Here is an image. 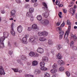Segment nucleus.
Wrapping results in <instances>:
<instances>
[{"mask_svg":"<svg viewBox=\"0 0 77 77\" xmlns=\"http://www.w3.org/2000/svg\"><path fill=\"white\" fill-rule=\"evenodd\" d=\"M16 13V11L15 10H13L11 11V16H14V15H15Z\"/></svg>","mask_w":77,"mask_h":77,"instance_id":"21","label":"nucleus"},{"mask_svg":"<svg viewBox=\"0 0 77 77\" xmlns=\"http://www.w3.org/2000/svg\"><path fill=\"white\" fill-rule=\"evenodd\" d=\"M72 5H68V7H72Z\"/></svg>","mask_w":77,"mask_h":77,"instance_id":"59","label":"nucleus"},{"mask_svg":"<svg viewBox=\"0 0 77 77\" xmlns=\"http://www.w3.org/2000/svg\"><path fill=\"white\" fill-rule=\"evenodd\" d=\"M12 69L13 70L14 72H18V69L16 68L14 69L13 68H12Z\"/></svg>","mask_w":77,"mask_h":77,"instance_id":"34","label":"nucleus"},{"mask_svg":"<svg viewBox=\"0 0 77 77\" xmlns=\"http://www.w3.org/2000/svg\"><path fill=\"white\" fill-rule=\"evenodd\" d=\"M37 20L38 21H41L42 19V17L41 15H38L37 17Z\"/></svg>","mask_w":77,"mask_h":77,"instance_id":"22","label":"nucleus"},{"mask_svg":"<svg viewBox=\"0 0 77 77\" xmlns=\"http://www.w3.org/2000/svg\"><path fill=\"white\" fill-rule=\"evenodd\" d=\"M29 34H26L25 35L24 38H26V39H27V38H29Z\"/></svg>","mask_w":77,"mask_h":77,"instance_id":"44","label":"nucleus"},{"mask_svg":"<svg viewBox=\"0 0 77 77\" xmlns=\"http://www.w3.org/2000/svg\"><path fill=\"white\" fill-rule=\"evenodd\" d=\"M42 33L43 35L44 36H47L48 34V32L45 31L42 32Z\"/></svg>","mask_w":77,"mask_h":77,"instance_id":"28","label":"nucleus"},{"mask_svg":"<svg viewBox=\"0 0 77 77\" xmlns=\"http://www.w3.org/2000/svg\"><path fill=\"white\" fill-rule=\"evenodd\" d=\"M35 53L34 52L31 51L30 52L29 54V55L30 56H31V57H33L34 56L35 57Z\"/></svg>","mask_w":77,"mask_h":77,"instance_id":"25","label":"nucleus"},{"mask_svg":"<svg viewBox=\"0 0 77 77\" xmlns=\"http://www.w3.org/2000/svg\"><path fill=\"white\" fill-rule=\"evenodd\" d=\"M52 67L53 68L55 69L57 67V64L55 63H54L53 65L52 66Z\"/></svg>","mask_w":77,"mask_h":77,"instance_id":"36","label":"nucleus"},{"mask_svg":"<svg viewBox=\"0 0 77 77\" xmlns=\"http://www.w3.org/2000/svg\"><path fill=\"white\" fill-rule=\"evenodd\" d=\"M3 37L5 38H8V36H9V34L8 32H4L3 33Z\"/></svg>","mask_w":77,"mask_h":77,"instance_id":"12","label":"nucleus"},{"mask_svg":"<svg viewBox=\"0 0 77 77\" xmlns=\"http://www.w3.org/2000/svg\"><path fill=\"white\" fill-rule=\"evenodd\" d=\"M30 75L29 74H26V77H30Z\"/></svg>","mask_w":77,"mask_h":77,"instance_id":"53","label":"nucleus"},{"mask_svg":"<svg viewBox=\"0 0 77 77\" xmlns=\"http://www.w3.org/2000/svg\"><path fill=\"white\" fill-rule=\"evenodd\" d=\"M33 17H31V18L30 19V20L31 22H33L34 21V19H33Z\"/></svg>","mask_w":77,"mask_h":77,"instance_id":"48","label":"nucleus"},{"mask_svg":"<svg viewBox=\"0 0 77 77\" xmlns=\"http://www.w3.org/2000/svg\"><path fill=\"white\" fill-rule=\"evenodd\" d=\"M62 48V46L61 45H59L58 46L57 49L58 50H60V49H61Z\"/></svg>","mask_w":77,"mask_h":77,"instance_id":"40","label":"nucleus"},{"mask_svg":"<svg viewBox=\"0 0 77 77\" xmlns=\"http://www.w3.org/2000/svg\"><path fill=\"white\" fill-rule=\"evenodd\" d=\"M74 42L73 41H72L70 42V46L71 48L73 47L74 46Z\"/></svg>","mask_w":77,"mask_h":77,"instance_id":"31","label":"nucleus"},{"mask_svg":"<svg viewBox=\"0 0 77 77\" xmlns=\"http://www.w3.org/2000/svg\"><path fill=\"white\" fill-rule=\"evenodd\" d=\"M34 73L35 74H39L41 73V71L38 69H36L34 71Z\"/></svg>","mask_w":77,"mask_h":77,"instance_id":"15","label":"nucleus"},{"mask_svg":"<svg viewBox=\"0 0 77 77\" xmlns=\"http://www.w3.org/2000/svg\"><path fill=\"white\" fill-rule=\"evenodd\" d=\"M65 23L64 22H63V23L60 26V27H57V29H58L59 31V33L60 34L59 35V39H62V38H63V35H65V32H63V31L61 30L62 29L61 28H62L64 27V26H65Z\"/></svg>","mask_w":77,"mask_h":77,"instance_id":"1","label":"nucleus"},{"mask_svg":"<svg viewBox=\"0 0 77 77\" xmlns=\"http://www.w3.org/2000/svg\"><path fill=\"white\" fill-rule=\"evenodd\" d=\"M63 4H60L59 6V7H62V6H63Z\"/></svg>","mask_w":77,"mask_h":77,"instance_id":"58","label":"nucleus"},{"mask_svg":"<svg viewBox=\"0 0 77 77\" xmlns=\"http://www.w3.org/2000/svg\"><path fill=\"white\" fill-rule=\"evenodd\" d=\"M70 12L72 14V15H74L75 14V9H73L72 8H71L70 9Z\"/></svg>","mask_w":77,"mask_h":77,"instance_id":"17","label":"nucleus"},{"mask_svg":"<svg viewBox=\"0 0 77 77\" xmlns=\"http://www.w3.org/2000/svg\"><path fill=\"white\" fill-rule=\"evenodd\" d=\"M37 0H31V3H35V2H36Z\"/></svg>","mask_w":77,"mask_h":77,"instance_id":"46","label":"nucleus"},{"mask_svg":"<svg viewBox=\"0 0 77 77\" xmlns=\"http://www.w3.org/2000/svg\"><path fill=\"white\" fill-rule=\"evenodd\" d=\"M32 27H28L27 30L28 31H30L32 30Z\"/></svg>","mask_w":77,"mask_h":77,"instance_id":"41","label":"nucleus"},{"mask_svg":"<svg viewBox=\"0 0 77 77\" xmlns=\"http://www.w3.org/2000/svg\"><path fill=\"white\" fill-rule=\"evenodd\" d=\"M43 5L45 6L44 7V9H45V11L46 12H47L48 11V8L47 7V4L45 3H43Z\"/></svg>","mask_w":77,"mask_h":77,"instance_id":"11","label":"nucleus"},{"mask_svg":"<svg viewBox=\"0 0 77 77\" xmlns=\"http://www.w3.org/2000/svg\"><path fill=\"white\" fill-rule=\"evenodd\" d=\"M56 3L57 5H59L60 2H58L57 1L56 2Z\"/></svg>","mask_w":77,"mask_h":77,"instance_id":"47","label":"nucleus"},{"mask_svg":"<svg viewBox=\"0 0 77 77\" xmlns=\"http://www.w3.org/2000/svg\"><path fill=\"white\" fill-rule=\"evenodd\" d=\"M44 51V49L41 48H38L37 50V52L39 53H41V54L43 53Z\"/></svg>","mask_w":77,"mask_h":77,"instance_id":"7","label":"nucleus"},{"mask_svg":"<svg viewBox=\"0 0 77 77\" xmlns=\"http://www.w3.org/2000/svg\"><path fill=\"white\" fill-rule=\"evenodd\" d=\"M57 57L58 59H62L63 58V57L62 56L61 54L60 53L58 54L57 55Z\"/></svg>","mask_w":77,"mask_h":77,"instance_id":"19","label":"nucleus"},{"mask_svg":"<svg viewBox=\"0 0 77 77\" xmlns=\"http://www.w3.org/2000/svg\"><path fill=\"white\" fill-rule=\"evenodd\" d=\"M1 14H4L5 13V11L3 10H2L1 11Z\"/></svg>","mask_w":77,"mask_h":77,"instance_id":"43","label":"nucleus"},{"mask_svg":"<svg viewBox=\"0 0 77 77\" xmlns=\"http://www.w3.org/2000/svg\"><path fill=\"white\" fill-rule=\"evenodd\" d=\"M63 11L64 13H66V12L67 11L66 9H63Z\"/></svg>","mask_w":77,"mask_h":77,"instance_id":"52","label":"nucleus"},{"mask_svg":"<svg viewBox=\"0 0 77 77\" xmlns=\"http://www.w3.org/2000/svg\"><path fill=\"white\" fill-rule=\"evenodd\" d=\"M20 57L21 59L22 60H25L26 59V57L24 55H22Z\"/></svg>","mask_w":77,"mask_h":77,"instance_id":"32","label":"nucleus"},{"mask_svg":"<svg viewBox=\"0 0 77 77\" xmlns=\"http://www.w3.org/2000/svg\"><path fill=\"white\" fill-rule=\"evenodd\" d=\"M29 41L33 44H36V39L34 37H31L29 39Z\"/></svg>","mask_w":77,"mask_h":77,"instance_id":"5","label":"nucleus"},{"mask_svg":"<svg viewBox=\"0 0 77 77\" xmlns=\"http://www.w3.org/2000/svg\"><path fill=\"white\" fill-rule=\"evenodd\" d=\"M38 36H42V35H43L42 32H39L38 33Z\"/></svg>","mask_w":77,"mask_h":77,"instance_id":"35","label":"nucleus"},{"mask_svg":"<svg viewBox=\"0 0 77 77\" xmlns=\"http://www.w3.org/2000/svg\"><path fill=\"white\" fill-rule=\"evenodd\" d=\"M29 12L31 13H33L34 12V8H29Z\"/></svg>","mask_w":77,"mask_h":77,"instance_id":"30","label":"nucleus"},{"mask_svg":"<svg viewBox=\"0 0 77 77\" xmlns=\"http://www.w3.org/2000/svg\"><path fill=\"white\" fill-rule=\"evenodd\" d=\"M18 72H20V73L22 72V70H20L19 71H18Z\"/></svg>","mask_w":77,"mask_h":77,"instance_id":"61","label":"nucleus"},{"mask_svg":"<svg viewBox=\"0 0 77 77\" xmlns=\"http://www.w3.org/2000/svg\"><path fill=\"white\" fill-rule=\"evenodd\" d=\"M25 8H30V5L29 4H26L24 6Z\"/></svg>","mask_w":77,"mask_h":77,"instance_id":"37","label":"nucleus"},{"mask_svg":"<svg viewBox=\"0 0 77 77\" xmlns=\"http://www.w3.org/2000/svg\"><path fill=\"white\" fill-rule=\"evenodd\" d=\"M32 66H36L38 64V62L36 60H34L32 61Z\"/></svg>","mask_w":77,"mask_h":77,"instance_id":"16","label":"nucleus"},{"mask_svg":"<svg viewBox=\"0 0 77 77\" xmlns=\"http://www.w3.org/2000/svg\"><path fill=\"white\" fill-rule=\"evenodd\" d=\"M48 59L47 57L44 56L42 57V60L44 62H48Z\"/></svg>","mask_w":77,"mask_h":77,"instance_id":"13","label":"nucleus"},{"mask_svg":"<svg viewBox=\"0 0 77 77\" xmlns=\"http://www.w3.org/2000/svg\"><path fill=\"white\" fill-rule=\"evenodd\" d=\"M51 53H52L53 54H54V49H52L51 50Z\"/></svg>","mask_w":77,"mask_h":77,"instance_id":"50","label":"nucleus"},{"mask_svg":"<svg viewBox=\"0 0 77 77\" xmlns=\"http://www.w3.org/2000/svg\"><path fill=\"white\" fill-rule=\"evenodd\" d=\"M66 74L68 77H69L70 76V73L68 71H67L66 72Z\"/></svg>","mask_w":77,"mask_h":77,"instance_id":"39","label":"nucleus"},{"mask_svg":"<svg viewBox=\"0 0 77 77\" xmlns=\"http://www.w3.org/2000/svg\"><path fill=\"white\" fill-rule=\"evenodd\" d=\"M56 72H57V70L54 69H51V73H53V74H54V73H56Z\"/></svg>","mask_w":77,"mask_h":77,"instance_id":"29","label":"nucleus"},{"mask_svg":"<svg viewBox=\"0 0 77 77\" xmlns=\"http://www.w3.org/2000/svg\"><path fill=\"white\" fill-rule=\"evenodd\" d=\"M49 23H50L49 20L47 19L42 20L41 21V24L43 26H47L49 24Z\"/></svg>","mask_w":77,"mask_h":77,"instance_id":"4","label":"nucleus"},{"mask_svg":"<svg viewBox=\"0 0 77 77\" xmlns=\"http://www.w3.org/2000/svg\"><path fill=\"white\" fill-rule=\"evenodd\" d=\"M39 65L41 67L40 68V69H41V70L42 71H46V70H47V68L44 67L45 64L44 61L40 62L39 63Z\"/></svg>","mask_w":77,"mask_h":77,"instance_id":"3","label":"nucleus"},{"mask_svg":"<svg viewBox=\"0 0 77 77\" xmlns=\"http://www.w3.org/2000/svg\"><path fill=\"white\" fill-rule=\"evenodd\" d=\"M59 16L60 18H62V16H61V15H60V14H59Z\"/></svg>","mask_w":77,"mask_h":77,"instance_id":"57","label":"nucleus"},{"mask_svg":"<svg viewBox=\"0 0 77 77\" xmlns=\"http://www.w3.org/2000/svg\"><path fill=\"white\" fill-rule=\"evenodd\" d=\"M26 16L28 17H31V18H33L32 13L30 12H28L26 13Z\"/></svg>","mask_w":77,"mask_h":77,"instance_id":"10","label":"nucleus"},{"mask_svg":"<svg viewBox=\"0 0 77 77\" xmlns=\"http://www.w3.org/2000/svg\"><path fill=\"white\" fill-rule=\"evenodd\" d=\"M9 53L10 54H12V51H9Z\"/></svg>","mask_w":77,"mask_h":77,"instance_id":"56","label":"nucleus"},{"mask_svg":"<svg viewBox=\"0 0 77 77\" xmlns=\"http://www.w3.org/2000/svg\"><path fill=\"white\" fill-rule=\"evenodd\" d=\"M16 2L18 3H21V1L20 0H16Z\"/></svg>","mask_w":77,"mask_h":77,"instance_id":"49","label":"nucleus"},{"mask_svg":"<svg viewBox=\"0 0 77 77\" xmlns=\"http://www.w3.org/2000/svg\"><path fill=\"white\" fill-rule=\"evenodd\" d=\"M40 41H42L43 42L44 41H45L47 40V38H45L43 37H40L39 39Z\"/></svg>","mask_w":77,"mask_h":77,"instance_id":"14","label":"nucleus"},{"mask_svg":"<svg viewBox=\"0 0 77 77\" xmlns=\"http://www.w3.org/2000/svg\"><path fill=\"white\" fill-rule=\"evenodd\" d=\"M67 23L69 25H71V23H70V21H69L68 20L67 21Z\"/></svg>","mask_w":77,"mask_h":77,"instance_id":"54","label":"nucleus"},{"mask_svg":"<svg viewBox=\"0 0 77 77\" xmlns=\"http://www.w3.org/2000/svg\"><path fill=\"white\" fill-rule=\"evenodd\" d=\"M48 44L49 46H52L54 45V43L52 40L49 39L48 41Z\"/></svg>","mask_w":77,"mask_h":77,"instance_id":"8","label":"nucleus"},{"mask_svg":"<svg viewBox=\"0 0 77 77\" xmlns=\"http://www.w3.org/2000/svg\"><path fill=\"white\" fill-rule=\"evenodd\" d=\"M51 77H56V75H52V76Z\"/></svg>","mask_w":77,"mask_h":77,"instance_id":"62","label":"nucleus"},{"mask_svg":"<svg viewBox=\"0 0 77 77\" xmlns=\"http://www.w3.org/2000/svg\"><path fill=\"white\" fill-rule=\"evenodd\" d=\"M11 35H13V36H15V31H14V29H13L12 28L11 29Z\"/></svg>","mask_w":77,"mask_h":77,"instance_id":"23","label":"nucleus"},{"mask_svg":"<svg viewBox=\"0 0 77 77\" xmlns=\"http://www.w3.org/2000/svg\"><path fill=\"white\" fill-rule=\"evenodd\" d=\"M77 26H74V29H77Z\"/></svg>","mask_w":77,"mask_h":77,"instance_id":"63","label":"nucleus"},{"mask_svg":"<svg viewBox=\"0 0 77 77\" xmlns=\"http://www.w3.org/2000/svg\"><path fill=\"white\" fill-rule=\"evenodd\" d=\"M72 48L73 50H77V47L73 46V47H72Z\"/></svg>","mask_w":77,"mask_h":77,"instance_id":"42","label":"nucleus"},{"mask_svg":"<svg viewBox=\"0 0 77 77\" xmlns=\"http://www.w3.org/2000/svg\"><path fill=\"white\" fill-rule=\"evenodd\" d=\"M64 69H64V67H60L59 68V71H64Z\"/></svg>","mask_w":77,"mask_h":77,"instance_id":"38","label":"nucleus"},{"mask_svg":"<svg viewBox=\"0 0 77 77\" xmlns=\"http://www.w3.org/2000/svg\"><path fill=\"white\" fill-rule=\"evenodd\" d=\"M39 56V55L38 53H35V55H34V57H38Z\"/></svg>","mask_w":77,"mask_h":77,"instance_id":"45","label":"nucleus"},{"mask_svg":"<svg viewBox=\"0 0 77 77\" xmlns=\"http://www.w3.org/2000/svg\"><path fill=\"white\" fill-rule=\"evenodd\" d=\"M60 22H58L57 24V26H60Z\"/></svg>","mask_w":77,"mask_h":77,"instance_id":"55","label":"nucleus"},{"mask_svg":"<svg viewBox=\"0 0 77 77\" xmlns=\"http://www.w3.org/2000/svg\"><path fill=\"white\" fill-rule=\"evenodd\" d=\"M14 23H12L11 24V29H13V27L14 26Z\"/></svg>","mask_w":77,"mask_h":77,"instance_id":"51","label":"nucleus"},{"mask_svg":"<svg viewBox=\"0 0 77 77\" xmlns=\"http://www.w3.org/2000/svg\"><path fill=\"white\" fill-rule=\"evenodd\" d=\"M58 64L59 65H63L64 64V62L63 61V60H60L58 61L57 62Z\"/></svg>","mask_w":77,"mask_h":77,"instance_id":"18","label":"nucleus"},{"mask_svg":"<svg viewBox=\"0 0 77 77\" xmlns=\"http://www.w3.org/2000/svg\"><path fill=\"white\" fill-rule=\"evenodd\" d=\"M45 77H50V75L49 73H45L44 75Z\"/></svg>","mask_w":77,"mask_h":77,"instance_id":"33","label":"nucleus"},{"mask_svg":"<svg viewBox=\"0 0 77 77\" xmlns=\"http://www.w3.org/2000/svg\"><path fill=\"white\" fill-rule=\"evenodd\" d=\"M17 30L19 33H21L23 30V27L21 26H19L17 28Z\"/></svg>","mask_w":77,"mask_h":77,"instance_id":"9","label":"nucleus"},{"mask_svg":"<svg viewBox=\"0 0 77 77\" xmlns=\"http://www.w3.org/2000/svg\"><path fill=\"white\" fill-rule=\"evenodd\" d=\"M32 27L33 29H38V26H37V25L35 24L32 25Z\"/></svg>","mask_w":77,"mask_h":77,"instance_id":"20","label":"nucleus"},{"mask_svg":"<svg viewBox=\"0 0 77 77\" xmlns=\"http://www.w3.org/2000/svg\"><path fill=\"white\" fill-rule=\"evenodd\" d=\"M5 48V45L3 42H0V48Z\"/></svg>","mask_w":77,"mask_h":77,"instance_id":"27","label":"nucleus"},{"mask_svg":"<svg viewBox=\"0 0 77 77\" xmlns=\"http://www.w3.org/2000/svg\"><path fill=\"white\" fill-rule=\"evenodd\" d=\"M14 45H15V46H16V47H17V45H18V44L16 43H15Z\"/></svg>","mask_w":77,"mask_h":77,"instance_id":"60","label":"nucleus"},{"mask_svg":"<svg viewBox=\"0 0 77 77\" xmlns=\"http://www.w3.org/2000/svg\"><path fill=\"white\" fill-rule=\"evenodd\" d=\"M21 42L24 44H26V43L27 42V38H26L23 37L22 38Z\"/></svg>","mask_w":77,"mask_h":77,"instance_id":"24","label":"nucleus"},{"mask_svg":"<svg viewBox=\"0 0 77 77\" xmlns=\"http://www.w3.org/2000/svg\"><path fill=\"white\" fill-rule=\"evenodd\" d=\"M9 20H14V19L11 18H10Z\"/></svg>","mask_w":77,"mask_h":77,"instance_id":"64","label":"nucleus"},{"mask_svg":"<svg viewBox=\"0 0 77 77\" xmlns=\"http://www.w3.org/2000/svg\"><path fill=\"white\" fill-rule=\"evenodd\" d=\"M5 74L3 67L2 66H0V75H5Z\"/></svg>","mask_w":77,"mask_h":77,"instance_id":"6","label":"nucleus"},{"mask_svg":"<svg viewBox=\"0 0 77 77\" xmlns=\"http://www.w3.org/2000/svg\"><path fill=\"white\" fill-rule=\"evenodd\" d=\"M71 26H69L68 29H67V31H66L65 34H64V38H66V42H68V41H69L68 38V35H69V31L70 30V29H71Z\"/></svg>","mask_w":77,"mask_h":77,"instance_id":"2","label":"nucleus"},{"mask_svg":"<svg viewBox=\"0 0 77 77\" xmlns=\"http://www.w3.org/2000/svg\"><path fill=\"white\" fill-rule=\"evenodd\" d=\"M5 37L4 36L0 38V42H3L5 40Z\"/></svg>","mask_w":77,"mask_h":77,"instance_id":"26","label":"nucleus"}]
</instances>
